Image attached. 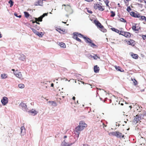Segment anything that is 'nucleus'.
I'll list each match as a JSON object with an SVG mask.
<instances>
[{
	"label": "nucleus",
	"instance_id": "1",
	"mask_svg": "<svg viewBox=\"0 0 146 146\" xmlns=\"http://www.w3.org/2000/svg\"><path fill=\"white\" fill-rule=\"evenodd\" d=\"M85 42L87 43H89V45L91 47L94 48H97V46L94 43H93L92 41L89 38L87 37L84 36L83 37Z\"/></svg>",
	"mask_w": 146,
	"mask_h": 146
},
{
	"label": "nucleus",
	"instance_id": "2",
	"mask_svg": "<svg viewBox=\"0 0 146 146\" xmlns=\"http://www.w3.org/2000/svg\"><path fill=\"white\" fill-rule=\"evenodd\" d=\"M132 29L133 31L136 33H138L141 28L139 25L138 23H134L132 24Z\"/></svg>",
	"mask_w": 146,
	"mask_h": 146
},
{
	"label": "nucleus",
	"instance_id": "3",
	"mask_svg": "<svg viewBox=\"0 0 146 146\" xmlns=\"http://www.w3.org/2000/svg\"><path fill=\"white\" fill-rule=\"evenodd\" d=\"M112 135L120 139H125V136L122 133L119 131H115L112 133Z\"/></svg>",
	"mask_w": 146,
	"mask_h": 146
},
{
	"label": "nucleus",
	"instance_id": "4",
	"mask_svg": "<svg viewBox=\"0 0 146 146\" xmlns=\"http://www.w3.org/2000/svg\"><path fill=\"white\" fill-rule=\"evenodd\" d=\"M83 129V128L81 127L80 125H79L76 127L75 129V130L74 131V133L76 135V136L77 137H79L81 131Z\"/></svg>",
	"mask_w": 146,
	"mask_h": 146
},
{
	"label": "nucleus",
	"instance_id": "5",
	"mask_svg": "<svg viewBox=\"0 0 146 146\" xmlns=\"http://www.w3.org/2000/svg\"><path fill=\"white\" fill-rule=\"evenodd\" d=\"M102 5V4L100 3L94 4V9L96 10L98 9L99 11H103L104 10V8Z\"/></svg>",
	"mask_w": 146,
	"mask_h": 146
},
{
	"label": "nucleus",
	"instance_id": "6",
	"mask_svg": "<svg viewBox=\"0 0 146 146\" xmlns=\"http://www.w3.org/2000/svg\"><path fill=\"white\" fill-rule=\"evenodd\" d=\"M142 115L141 114L138 113V114L136 115L133 120V121L135 123L139 122L141 119V117Z\"/></svg>",
	"mask_w": 146,
	"mask_h": 146
},
{
	"label": "nucleus",
	"instance_id": "7",
	"mask_svg": "<svg viewBox=\"0 0 146 146\" xmlns=\"http://www.w3.org/2000/svg\"><path fill=\"white\" fill-rule=\"evenodd\" d=\"M94 23L98 28L100 29L101 30L103 29L104 28V27L102 25L101 23L98 20L95 19L94 21Z\"/></svg>",
	"mask_w": 146,
	"mask_h": 146
},
{
	"label": "nucleus",
	"instance_id": "8",
	"mask_svg": "<svg viewBox=\"0 0 146 146\" xmlns=\"http://www.w3.org/2000/svg\"><path fill=\"white\" fill-rule=\"evenodd\" d=\"M120 33V35L124 36L126 38H129L131 36V33L129 32L122 31Z\"/></svg>",
	"mask_w": 146,
	"mask_h": 146
},
{
	"label": "nucleus",
	"instance_id": "9",
	"mask_svg": "<svg viewBox=\"0 0 146 146\" xmlns=\"http://www.w3.org/2000/svg\"><path fill=\"white\" fill-rule=\"evenodd\" d=\"M125 41L127 44L131 45L132 46H134L135 44V42L133 40L130 39L129 40L125 39Z\"/></svg>",
	"mask_w": 146,
	"mask_h": 146
},
{
	"label": "nucleus",
	"instance_id": "10",
	"mask_svg": "<svg viewBox=\"0 0 146 146\" xmlns=\"http://www.w3.org/2000/svg\"><path fill=\"white\" fill-rule=\"evenodd\" d=\"M14 73L17 77L19 78L21 80H23V76L21 73L20 72H18L17 70L16 71L14 72Z\"/></svg>",
	"mask_w": 146,
	"mask_h": 146
},
{
	"label": "nucleus",
	"instance_id": "11",
	"mask_svg": "<svg viewBox=\"0 0 146 146\" xmlns=\"http://www.w3.org/2000/svg\"><path fill=\"white\" fill-rule=\"evenodd\" d=\"M130 14L132 17L135 18H138L140 16V14L137 12L135 13L133 11H131L130 12Z\"/></svg>",
	"mask_w": 146,
	"mask_h": 146
},
{
	"label": "nucleus",
	"instance_id": "12",
	"mask_svg": "<svg viewBox=\"0 0 146 146\" xmlns=\"http://www.w3.org/2000/svg\"><path fill=\"white\" fill-rule=\"evenodd\" d=\"M56 29L57 31L61 33L64 34L66 32V30L65 29H62L59 26L57 27Z\"/></svg>",
	"mask_w": 146,
	"mask_h": 146
},
{
	"label": "nucleus",
	"instance_id": "13",
	"mask_svg": "<svg viewBox=\"0 0 146 146\" xmlns=\"http://www.w3.org/2000/svg\"><path fill=\"white\" fill-rule=\"evenodd\" d=\"M8 102V98L6 97H4L3 98V99L1 100V102L2 104L4 105H5Z\"/></svg>",
	"mask_w": 146,
	"mask_h": 146
},
{
	"label": "nucleus",
	"instance_id": "14",
	"mask_svg": "<svg viewBox=\"0 0 146 146\" xmlns=\"http://www.w3.org/2000/svg\"><path fill=\"white\" fill-rule=\"evenodd\" d=\"M80 125L81 127H82L83 129H84L85 127H86L87 126V124L85 123L83 121H81L80 122L79 125Z\"/></svg>",
	"mask_w": 146,
	"mask_h": 146
},
{
	"label": "nucleus",
	"instance_id": "15",
	"mask_svg": "<svg viewBox=\"0 0 146 146\" xmlns=\"http://www.w3.org/2000/svg\"><path fill=\"white\" fill-rule=\"evenodd\" d=\"M19 106L20 107L22 108V109L23 110H25L27 108V105H26V104L23 103H21L20 104Z\"/></svg>",
	"mask_w": 146,
	"mask_h": 146
},
{
	"label": "nucleus",
	"instance_id": "16",
	"mask_svg": "<svg viewBox=\"0 0 146 146\" xmlns=\"http://www.w3.org/2000/svg\"><path fill=\"white\" fill-rule=\"evenodd\" d=\"M100 68L97 65L95 66L94 67V70L95 73H98L99 72Z\"/></svg>",
	"mask_w": 146,
	"mask_h": 146
},
{
	"label": "nucleus",
	"instance_id": "17",
	"mask_svg": "<svg viewBox=\"0 0 146 146\" xmlns=\"http://www.w3.org/2000/svg\"><path fill=\"white\" fill-rule=\"evenodd\" d=\"M111 29L113 31H114L115 32L118 33L119 35H120V33L121 31H119L117 29L114 28H111Z\"/></svg>",
	"mask_w": 146,
	"mask_h": 146
},
{
	"label": "nucleus",
	"instance_id": "18",
	"mask_svg": "<svg viewBox=\"0 0 146 146\" xmlns=\"http://www.w3.org/2000/svg\"><path fill=\"white\" fill-rule=\"evenodd\" d=\"M30 112L31 113L32 115H36L37 113V111L34 109H32L30 110Z\"/></svg>",
	"mask_w": 146,
	"mask_h": 146
},
{
	"label": "nucleus",
	"instance_id": "19",
	"mask_svg": "<svg viewBox=\"0 0 146 146\" xmlns=\"http://www.w3.org/2000/svg\"><path fill=\"white\" fill-rule=\"evenodd\" d=\"M138 18H139V20L141 21H143L144 20H146V17L145 16H141L140 14L139 17H138Z\"/></svg>",
	"mask_w": 146,
	"mask_h": 146
},
{
	"label": "nucleus",
	"instance_id": "20",
	"mask_svg": "<svg viewBox=\"0 0 146 146\" xmlns=\"http://www.w3.org/2000/svg\"><path fill=\"white\" fill-rule=\"evenodd\" d=\"M59 45L62 48H66V45L65 44L62 42H60L59 43Z\"/></svg>",
	"mask_w": 146,
	"mask_h": 146
},
{
	"label": "nucleus",
	"instance_id": "21",
	"mask_svg": "<svg viewBox=\"0 0 146 146\" xmlns=\"http://www.w3.org/2000/svg\"><path fill=\"white\" fill-rule=\"evenodd\" d=\"M43 18L41 16H40L38 18H35V20L36 21H38V22H41L42 21V19Z\"/></svg>",
	"mask_w": 146,
	"mask_h": 146
},
{
	"label": "nucleus",
	"instance_id": "22",
	"mask_svg": "<svg viewBox=\"0 0 146 146\" xmlns=\"http://www.w3.org/2000/svg\"><path fill=\"white\" fill-rule=\"evenodd\" d=\"M103 1L105 3L106 6L110 8V6L108 4L109 3V1L108 0H103Z\"/></svg>",
	"mask_w": 146,
	"mask_h": 146
},
{
	"label": "nucleus",
	"instance_id": "23",
	"mask_svg": "<svg viewBox=\"0 0 146 146\" xmlns=\"http://www.w3.org/2000/svg\"><path fill=\"white\" fill-rule=\"evenodd\" d=\"M21 133H25V129L24 126H22L21 128Z\"/></svg>",
	"mask_w": 146,
	"mask_h": 146
},
{
	"label": "nucleus",
	"instance_id": "24",
	"mask_svg": "<svg viewBox=\"0 0 146 146\" xmlns=\"http://www.w3.org/2000/svg\"><path fill=\"white\" fill-rule=\"evenodd\" d=\"M131 56L133 58L135 59H137L138 57L137 54H133L131 55Z\"/></svg>",
	"mask_w": 146,
	"mask_h": 146
},
{
	"label": "nucleus",
	"instance_id": "25",
	"mask_svg": "<svg viewBox=\"0 0 146 146\" xmlns=\"http://www.w3.org/2000/svg\"><path fill=\"white\" fill-rule=\"evenodd\" d=\"M131 80L133 81V83H134V84L135 85H137V82L135 79H133L131 78Z\"/></svg>",
	"mask_w": 146,
	"mask_h": 146
},
{
	"label": "nucleus",
	"instance_id": "26",
	"mask_svg": "<svg viewBox=\"0 0 146 146\" xmlns=\"http://www.w3.org/2000/svg\"><path fill=\"white\" fill-rule=\"evenodd\" d=\"M49 102L51 104V105L54 106H57V104L56 102L54 101H49Z\"/></svg>",
	"mask_w": 146,
	"mask_h": 146
},
{
	"label": "nucleus",
	"instance_id": "27",
	"mask_svg": "<svg viewBox=\"0 0 146 146\" xmlns=\"http://www.w3.org/2000/svg\"><path fill=\"white\" fill-rule=\"evenodd\" d=\"M115 69L116 70L118 71H119L120 72H122V71L121 70V68L118 66H114Z\"/></svg>",
	"mask_w": 146,
	"mask_h": 146
},
{
	"label": "nucleus",
	"instance_id": "28",
	"mask_svg": "<svg viewBox=\"0 0 146 146\" xmlns=\"http://www.w3.org/2000/svg\"><path fill=\"white\" fill-rule=\"evenodd\" d=\"M99 124L100 125V126H103L104 128L106 126V125H105L101 121L99 122Z\"/></svg>",
	"mask_w": 146,
	"mask_h": 146
},
{
	"label": "nucleus",
	"instance_id": "29",
	"mask_svg": "<svg viewBox=\"0 0 146 146\" xmlns=\"http://www.w3.org/2000/svg\"><path fill=\"white\" fill-rule=\"evenodd\" d=\"M1 77L2 79H5L7 77V75L5 74H1Z\"/></svg>",
	"mask_w": 146,
	"mask_h": 146
},
{
	"label": "nucleus",
	"instance_id": "30",
	"mask_svg": "<svg viewBox=\"0 0 146 146\" xmlns=\"http://www.w3.org/2000/svg\"><path fill=\"white\" fill-rule=\"evenodd\" d=\"M24 13L26 17L28 18L29 16L30 15L28 13L26 12H24Z\"/></svg>",
	"mask_w": 146,
	"mask_h": 146
},
{
	"label": "nucleus",
	"instance_id": "31",
	"mask_svg": "<svg viewBox=\"0 0 146 146\" xmlns=\"http://www.w3.org/2000/svg\"><path fill=\"white\" fill-rule=\"evenodd\" d=\"M77 36H78V37H82L83 38V37H84L83 35L81 34L80 33H76Z\"/></svg>",
	"mask_w": 146,
	"mask_h": 146
},
{
	"label": "nucleus",
	"instance_id": "32",
	"mask_svg": "<svg viewBox=\"0 0 146 146\" xmlns=\"http://www.w3.org/2000/svg\"><path fill=\"white\" fill-rule=\"evenodd\" d=\"M110 13L111 14L110 15V17H113L115 15V12H113L112 11H110Z\"/></svg>",
	"mask_w": 146,
	"mask_h": 146
},
{
	"label": "nucleus",
	"instance_id": "33",
	"mask_svg": "<svg viewBox=\"0 0 146 146\" xmlns=\"http://www.w3.org/2000/svg\"><path fill=\"white\" fill-rule=\"evenodd\" d=\"M18 86L20 88H24L25 86L23 84H20L18 85Z\"/></svg>",
	"mask_w": 146,
	"mask_h": 146
},
{
	"label": "nucleus",
	"instance_id": "34",
	"mask_svg": "<svg viewBox=\"0 0 146 146\" xmlns=\"http://www.w3.org/2000/svg\"><path fill=\"white\" fill-rule=\"evenodd\" d=\"M73 38L74 39L77 38L78 37V36H77L76 33H73Z\"/></svg>",
	"mask_w": 146,
	"mask_h": 146
},
{
	"label": "nucleus",
	"instance_id": "35",
	"mask_svg": "<svg viewBox=\"0 0 146 146\" xmlns=\"http://www.w3.org/2000/svg\"><path fill=\"white\" fill-rule=\"evenodd\" d=\"M119 20L120 21L123 22V23H126V21L123 18H121L119 19Z\"/></svg>",
	"mask_w": 146,
	"mask_h": 146
},
{
	"label": "nucleus",
	"instance_id": "36",
	"mask_svg": "<svg viewBox=\"0 0 146 146\" xmlns=\"http://www.w3.org/2000/svg\"><path fill=\"white\" fill-rule=\"evenodd\" d=\"M31 29L33 31L34 33H35L36 35L38 33V32L35 29L32 28H31Z\"/></svg>",
	"mask_w": 146,
	"mask_h": 146
},
{
	"label": "nucleus",
	"instance_id": "37",
	"mask_svg": "<svg viewBox=\"0 0 146 146\" xmlns=\"http://www.w3.org/2000/svg\"><path fill=\"white\" fill-rule=\"evenodd\" d=\"M9 3L10 4V7H11L13 5V2L11 0H10Z\"/></svg>",
	"mask_w": 146,
	"mask_h": 146
},
{
	"label": "nucleus",
	"instance_id": "38",
	"mask_svg": "<svg viewBox=\"0 0 146 146\" xmlns=\"http://www.w3.org/2000/svg\"><path fill=\"white\" fill-rule=\"evenodd\" d=\"M127 11L128 12H129L131 11V9L129 6L127 8Z\"/></svg>",
	"mask_w": 146,
	"mask_h": 146
},
{
	"label": "nucleus",
	"instance_id": "39",
	"mask_svg": "<svg viewBox=\"0 0 146 146\" xmlns=\"http://www.w3.org/2000/svg\"><path fill=\"white\" fill-rule=\"evenodd\" d=\"M86 9L87 10V11L91 14H92V12L90 10H89V8H86Z\"/></svg>",
	"mask_w": 146,
	"mask_h": 146
},
{
	"label": "nucleus",
	"instance_id": "40",
	"mask_svg": "<svg viewBox=\"0 0 146 146\" xmlns=\"http://www.w3.org/2000/svg\"><path fill=\"white\" fill-rule=\"evenodd\" d=\"M42 33V32L39 33L38 32V33H37V34H36V35H37L40 37H42V36L41 35Z\"/></svg>",
	"mask_w": 146,
	"mask_h": 146
},
{
	"label": "nucleus",
	"instance_id": "41",
	"mask_svg": "<svg viewBox=\"0 0 146 146\" xmlns=\"http://www.w3.org/2000/svg\"><path fill=\"white\" fill-rule=\"evenodd\" d=\"M48 13H44L42 16V17L43 18L45 16H47L48 15Z\"/></svg>",
	"mask_w": 146,
	"mask_h": 146
},
{
	"label": "nucleus",
	"instance_id": "42",
	"mask_svg": "<svg viewBox=\"0 0 146 146\" xmlns=\"http://www.w3.org/2000/svg\"><path fill=\"white\" fill-rule=\"evenodd\" d=\"M31 21L33 23H36V24H37L39 25L40 24V23L39 22H38V21H36L35 20V21H34L32 20Z\"/></svg>",
	"mask_w": 146,
	"mask_h": 146
},
{
	"label": "nucleus",
	"instance_id": "43",
	"mask_svg": "<svg viewBox=\"0 0 146 146\" xmlns=\"http://www.w3.org/2000/svg\"><path fill=\"white\" fill-rule=\"evenodd\" d=\"M93 57L94 58V59H96L97 58H99L96 54L94 56H93Z\"/></svg>",
	"mask_w": 146,
	"mask_h": 146
},
{
	"label": "nucleus",
	"instance_id": "44",
	"mask_svg": "<svg viewBox=\"0 0 146 146\" xmlns=\"http://www.w3.org/2000/svg\"><path fill=\"white\" fill-rule=\"evenodd\" d=\"M75 39L77 41H78L79 42H81V40L80 38H78V37H77V38H76Z\"/></svg>",
	"mask_w": 146,
	"mask_h": 146
},
{
	"label": "nucleus",
	"instance_id": "45",
	"mask_svg": "<svg viewBox=\"0 0 146 146\" xmlns=\"http://www.w3.org/2000/svg\"><path fill=\"white\" fill-rule=\"evenodd\" d=\"M142 37L143 40H145L146 38V35H143Z\"/></svg>",
	"mask_w": 146,
	"mask_h": 146
},
{
	"label": "nucleus",
	"instance_id": "46",
	"mask_svg": "<svg viewBox=\"0 0 146 146\" xmlns=\"http://www.w3.org/2000/svg\"><path fill=\"white\" fill-rule=\"evenodd\" d=\"M85 1L88 2H91L94 1V0H84Z\"/></svg>",
	"mask_w": 146,
	"mask_h": 146
},
{
	"label": "nucleus",
	"instance_id": "47",
	"mask_svg": "<svg viewBox=\"0 0 146 146\" xmlns=\"http://www.w3.org/2000/svg\"><path fill=\"white\" fill-rule=\"evenodd\" d=\"M83 146H90V145L87 144H84Z\"/></svg>",
	"mask_w": 146,
	"mask_h": 146
},
{
	"label": "nucleus",
	"instance_id": "48",
	"mask_svg": "<svg viewBox=\"0 0 146 146\" xmlns=\"http://www.w3.org/2000/svg\"><path fill=\"white\" fill-rule=\"evenodd\" d=\"M138 142H139V143L140 144V145H142V144H143V143H142L141 141H138Z\"/></svg>",
	"mask_w": 146,
	"mask_h": 146
},
{
	"label": "nucleus",
	"instance_id": "49",
	"mask_svg": "<svg viewBox=\"0 0 146 146\" xmlns=\"http://www.w3.org/2000/svg\"><path fill=\"white\" fill-rule=\"evenodd\" d=\"M15 16L17 17H18V15H17V14L16 13H15L14 14Z\"/></svg>",
	"mask_w": 146,
	"mask_h": 146
},
{
	"label": "nucleus",
	"instance_id": "50",
	"mask_svg": "<svg viewBox=\"0 0 146 146\" xmlns=\"http://www.w3.org/2000/svg\"><path fill=\"white\" fill-rule=\"evenodd\" d=\"M144 21L143 22L144 24L146 25V20H144Z\"/></svg>",
	"mask_w": 146,
	"mask_h": 146
},
{
	"label": "nucleus",
	"instance_id": "51",
	"mask_svg": "<svg viewBox=\"0 0 146 146\" xmlns=\"http://www.w3.org/2000/svg\"><path fill=\"white\" fill-rule=\"evenodd\" d=\"M2 37V35L1 33V32H0V38H1Z\"/></svg>",
	"mask_w": 146,
	"mask_h": 146
},
{
	"label": "nucleus",
	"instance_id": "52",
	"mask_svg": "<svg viewBox=\"0 0 146 146\" xmlns=\"http://www.w3.org/2000/svg\"><path fill=\"white\" fill-rule=\"evenodd\" d=\"M72 99L74 100H75V97L74 96L72 98Z\"/></svg>",
	"mask_w": 146,
	"mask_h": 146
},
{
	"label": "nucleus",
	"instance_id": "53",
	"mask_svg": "<svg viewBox=\"0 0 146 146\" xmlns=\"http://www.w3.org/2000/svg\"><path fill=\"white\" fill-rule=\"evenodd\" d=\"M51 87H53V86H54V84H53V83L51 84Z\"/></svg>",
	"mask_w": 146,
	"mask_h": 146
},
{
	"label": "nucleus",
	"instance_id": "54",
	"mask_svg": "<svg viewBox=\"0 0 146 146\" xmlns=\"http://www.w3.org/2000/svg\"><path fill=\"white\" fill-rule=\"evenodd\" d=\"M21 17V15H19V16H18L17 17H19V18H20Z\"/></svg>",
	"mask_w": 146,
	"mask_h": 146
},
{
	"label": "nucleus",
	"instance_id": "55",
	"mask_svg": "<svg viewBox=\"0 0 146 146\" xmlns=\"http://www.w3.org/2000/svg\"><path fill=\"white\" fill-rule=\"evenodd\" d=\"M144 115L146 117V111L145 112V113L144 114Z\"/></svg>",
	"mask_w": 146,
	"mask_h": 146
},
{
	"label": "nucleus",
	"instance_id": "56",
	"mask_svg": "<svg viewBox=\"0 0 146 146\" xmlns=\"http://www.w3.org/2000/svg\"><path fill=\"white\" fill-rule=\"evenodd\" d=\"M66 137H67L65 135L64 136V138H66Z\"/></svg>",
	"mask_w": 146,
	"mask_h": 146
},
{
	"label": "nucleus",
	"instance_id": "57",
	"mask_svg": "<svg viewBox=\"0 0 146 146\" xmlns=\"http://www.w3.org/2000/svg\"><path fill=\"white\" fill-rule=\"evenodd\" d=\"M144 2L145 3H146V0H143Z\"/></svg>",
	"mask_w": 146,
	"mask_h": 146
},
{
	"label": "nucleus",
	"instance_id": "58",
	"mask_svg": "<svg viewBox=\"0 0 146 146\" xmlns=\"http://www.w3.org/2000/svg\"><path fill=\"white\" fill-rule=\"evenodd\" d=\"M129 107H130L131 108L132 107V106H129Z\"/></svg>",
	"mask_w": 146,
	"mask_h": 146
},
{
	"label": "nucleus",
	"instance_id": "59",
	"mask_svg": "<svg viewBox=\"0 0 146 146\" xmlns=\"http://www.w3.org/2000/svg\"><path fill=\"white\" fill-rule=\"evenodd\" d=\"M12 70L13 71H15V70L14 69H12Z\"/></svg>",
	"mask_w": 146,
	"mask_h": 146
},
{
	"label": "nucleus",
	"instance_id": "60",
	"mask_svg": "<svg viewBox=\"0 0 146 146\" xmlns=\"http://www.w3.org/2000/svg\"><path fill=\"white\" fill-rule=\"evenodd\" d=\"M39 27H38V28H37V29L39 30Z\"/></svg>",
	"mask_w": 146,
	"mask_h": 146
},
{
	"label": "nucleus",
	"instance_id": "61",
	"mask_svg": "<svg viewBox=\"0 0 146 146\" xmlns=\"http://www.w3.org/2000/svg\"><path fill=\"white\" fill-rule=\"evenodd\" d=\"M121 105H123V104H121Z\"/></svg>",
	"mask_w": 146,
	"mask_h": 146
},
{
	"label": "nucleus",
	"instance_id": "62",
	"mask_svg": "<svg viewBox=\"0 0 146 146\" xmlns=\"http://www.w3.org/2000/svg\"><path fill=\"white\" fill-rule=\"evenodd\" d=\"M64 146H67L66 145H64ZM67 146H69V145H67Z\"/></svg>",
	"mask_w": 146,
	"mask_h": 146
},
{
	"label": "nucleus",
	"instance_id": "63",
	"mask_svg": "<svg viewBox=\"0 0 146 146\" xmlns=\"http://www.w3.org/2000/svg\"><path fill=\"white\" fill-rule=\"evenodd\" d=\"M103 29H104V30H106V29H104H104H103Z\"/></svg>",
	"mask_w": 146,
	"mask_h": 146
},
{
	"label": "nucleus",
	"instance_id": "64",
	"mask_svg": "<svg viewBox=\"0 0 146 146\" xmlns=\"http://www.w3.org/2000/svg\"><path fill=\"white\" fill-rule=\"evenodd\" d=\"M64 5V6H65V5Z\"/></svg>",
	"mask_w": 146,
	"mask_h": 146
}]
</instances>
